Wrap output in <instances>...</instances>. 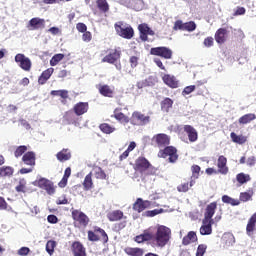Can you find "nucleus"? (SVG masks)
Returning a JSON list of instances; mask_svg holds the SVG:
<instances>
[{"mask_svg": "<svg viewBox=\"0 0 256 256\" xmlns=\"http://www.w3.org/2000/svg\"><path fill=\"white\" fill-rule=\"evenodd\" d=\"M171 239V228L164 226V225H158L156 228V233L152 234L153 243L156 245V247H165L167 243H169Z\"/></svg>", "mask_w": 256, "mask_h": 256, "instance_id": "obj_1", "label": "nucleus"}, {"mask_svg": "<svg viewBox=\"0 0 256 256\" xmlns=\"http://www.w3.org/2000/svg\"><path fill=\"white\" fill-rule=\"evenodd\" d=\"M115 31L119 37L123 39H133V35H135V31H133V27L129 24H125L123 22H117L114 24Z\"/></svg>", "mask_w": 256, "mask_h": 256, "instance_id": "obj_2", "label": "nucleus"}, {"mask_svg": "<svg viewBox=\"0 0 256 256\" xmlns=\"http://www.w3.org/2000/svg\"><path fill=\"white\" fill-rule=\"evenodd\" d=\"M150 53L157 57H163V59H171V57H173V50L163 46L151 48Z\"/></svg>", "mask_w": 256, "mask_h": 256, "instance_id": "obj_3", "label": "nucleus"}, {"mask_svg": "<svg viewBox=\"0 0 256 256\" xmlns=\"http://www.w3.org/2000/svg\"><path fill=\"white\" fill-rule=\"evenodd\" d=\"M15 62L19 63V67L23 71H31V59L27 58L25 54H17L15 56Z\"/></svg>", "mask_w": 256, "mask_h": 256, "instance_id": "obj_4", "label": "nucleus"}, {"mask_svg": "<svg viewBox=\"0 0 256 256\" xmlns=\"http://www.w3.org/2000/svg\"><path fill=\"white\" fill-rule=\"evenodd\" d=\"M121 4L134 11H141L143 9V0H121Z\"/></svg>", "mask_w": 256, "mask_h": 256, "instance_id": "obj_5", "label": "nucleus"}, {"mask_svg": "<svg viewBox=\"0 0 256 256\" xmlns=\"http://www.w3.org/2000/svg\"><path fill=\"white\" fill-rule=\"evenodd\" d=\"M72 218L74 219V221H78V223H80V225H83L84 227H87V225H89V217H87L85 213L79 210L72 211Z\"/></svg>", "mask_w": 256, "mask_h": 256, "instance_id": "obj_6", "label": "nucleus"}, {"mask_svg": "<svg viewBox=\"0 0 256 256\" xmlns=\"http://www.w3.org/2000/svg\"><path fill=\"white\" fill-rule=\"evenodd\" d=\"M163 157H169V162L170 163H175L177 159H179V156L177 155V148L173 146H167L164 148L163 151Z\"/></svg>", "mask_w": 256, "mask_h": 256, "instance_id": "obj_7", "label": "nucleus"}, {"mask_svg": "<svg viewBox=\"0 0 256 256\" xmlns=\"http://www.w3.org/2000/svg\"><path fill=\"white\" fill-rule=\"evenodd\" d=\"M215 211H217V202H212L208 204L205 209L203 220L215 222V220H213V215H215Z\"/></svg>", "mask_w": 256, "mask_h": 256, "instance_id": "obj_8", "label": "nucleus"}, {"mask_svg": "<svg viewBox=\"0 0 256 256\" xmlns=\"http://www.w3.org/2000/svg\"><path fill=\"white\" fill-rule=\"evenodd\" d=\"M39 187L44 189L48 193V195H55V186L53 182L49 181L48 179L42 178L39 180Z\"/></svg>", "mask_w": 256, "mask_h": 256, "instance_id": "obj_9", "label": "nucleus"}, {"mask_svg": "<svg viewBox=\"0 0 256 256\" xmlns=\"http://www.w3.org/2000/svg\"><path fill=\"white\" fill-rule=\"evenodd\" d=\"M138 31H140V39L142 41H147V35H155V32L147 24H140Z\"/></svg>", "mask_w": 256, "mask_h": 256, "instance_id": "obj_10", "label": "nucleus"}, {"mask_svg": "<svg viewBox=\"0 0 256 256\" xmlns=\"http://www.w3.org/2000/svg\"><path fill=\"white\" fill-rule=\"evenodd\" d=\"M162 81L165 83V85L171 87V89H177V87H179V81L173 75L165 74L162 77Z\"/></svg>", "mask_w": 256, "mask_h": 256, "instance_id": "obj_11", "label": "nucleus"}, {"mask_svg": "<svg viewBox=\"0 0 256 256\" xmlns=\"http://www.w3.org/2000/svg\"><path fill=\"white\" fill-rule=\"evenodd\" d=\"M121 58V54L117 50H113L102 59V63H110L111 65L117 63Z\"/></svg>", "mask_w": 256, "mask_h": 256, "instance_id": "obj_12", "label": "nucleus"}, {"mask_svg": "<svg viewBox=\"0 0 256 256\" xmlns=\"http://www.w3.org/2000/svg\"><path fill=\"white\" fill-rule=\"evenodd\" d=\"M154 141L157 143L160 149H163V147H167V145H169L171 139L167 136V134H157L154 136Z\"/></svg>", "mask_w": 256, "mask_h": 256, "instance_id": "obj_13", "label": "nucleus"}, {"mask_svg": "<svg viewBox=\"0 0 256 256\" xmlns=\"http://www.w3.org/2000/svg\"><path fill=\"white\" fill-rule=\"evenodd\" d=\"M184 131L185 133H187L190 143H195V141L199 139V134L197 133V130L193 126L185 125Z\"/></svg>", "mask_w": 256, "mask_h": 256, "instance_id": "obj_14", "label": "nucleus"}, {"mask_svg": "<svg viewBox=\"0 0 256 256\" xmlns=\"http://www.w3.org/2000/svg\"><path fill=\"white\" fill-rule=\"evenodd\" d=\"M215 222L209 220H202V226L200 227V235H211L213 233V224Z\"/></svg>", "mask_w": 256, "mask_h": 256, "instance_id": "obj_15", "label": "nucleus"}, {"mask_svg": "<svg viewBox=\"0 0 256 256\" xmlns=\"http://www.w3.org/2000/svg\"><path fill=\"white\" fill-rule=\"evenodd\" d=\"M74 113L78 116L81 117V115H85L87 111H89V103L87 102H79L76 105H74Z\"/></svg>", "mask_w": 256, "mask_h": 256, "instance_id": "obj_16", "label": "nucleus"}, {"mask_svg": "<svg viewBox=\"0 0 256 256\" xmlns=\"http://www.w3.org/2000/svg\"><path fill=\"white\" fill-rule=\"evenodd\" d=\"M147 207H151V202L149 200L143 201L141 198H138L133 205L134 211H138V213L145 211Z\"/></svg>", "mask_w": 256, "mask_h": 256, "instance_id": "obj_17", "label": "nucleus"}, {"mask_svg": "<svg viewBox=\"0 0 256 256\" xmlns=\"http://www.w3.org/2000/svg\"><path fill=\"white\" fill-rule=\"evenodd\" d=\"M28 27H31L30 31H35L37 29H41V27H45V19H42L39 17L32 18L29 21Z\"/></svg>", "mask_w": 256, "mask_h": 256, "instance_id": "obj_18", "label": "nucleus"}, {"mask_svg": "<svg viewBox=\"0 0 256 256\" xmlns=\"http://www.w3.org/2000/svg\"><path fill=\"white\" fill-rule=\"evenodd\" d=\"M151 163L145 157H139L136 160V169L138 171H147V169H151Z\"/></svg>", "mask_w": 256, "mask_h": 256, "instance_id": "obj_19", "label": "nucleus"}, {"mask_svg": "<svg viewBox=\"0 0 256 256\" xmlns=\"http://www.w3.org/2000/svg\"><path fill=\"white\" fill-rule=\"evenodd\" d=\"M217 167L219 169V173L222 175H227V173H229V168L227 167V158L225 156H219Z\"/></svg>", "mask_w": 256, "mask_h": 256, "instance_id": "obj_20", "label": "nucleus"}, {"mask_svg": "<svg viewBox=\"0 0 256 256\" xmlns=\"http://www.w3.org/2000/svg\"><path fill=\"white\" fill-rule=\"evenodd\" d=\"M53 71H55V69L48 68L47 70L42 72L41 76L38 79V83L40 85H45V83H47V81H49V79H51V76L53 75Z\"/></svg>", "mask_w": 256, "mask_h": 256, "instance_id": "obj_21", "label": "nucleus"}, {"mask_svg": "<svg viewBox=\"0 0 256 256\" xmlns=\"http://www.w3.org/2000/svg\"><path fill=\"white\" fill-rule=\"evenodd\" d=\"M72 249L74 256H87L85 253V248L83 247V244L81 242H74L72 244Z\"/></svg>", "mask_w": 256, "mask_h": 256, "instance_id": "obj_22", "label": "nucleus"}, {"mask_svg": "<svg viewBox=\"0 0 256 256\" xmlns=\"http://www.w3.org/2000/svg\"><path fill=\"white\" fill-rule=\"evenodd\" d=\"M132 117L133 119H137L140 125H147L151 121L149 116H145V114H142L141 112H134Z\"/></svg>", "mask_w": 256, "mask_h": 256, "instance_id": "obj_23", "label": "nucleus"}, {"mask_svg": "<svg viewBox=\"0 0 256 256\" xmlns=\"http://www.w3.org/2000/svg\"><path fill=\"white\" fill-rule=\"evenodd\" d=\"M191 243H197V233H195V231L188 232V234L182 239L183 245H190Z\"/></svg>", "mask_w": 256, "mask_h": 256, "instance_id": "obj_24", "label": "nucleus"}, {"mask_svg": "<svg viewBox=\"0 0 256 256\" xmlns=\"http://www.w3.org/2000/svg\"><path fill=\"white\" fill-rule=\"evenodd\" d=\"M84 191H91L93 188V173H89L85 176L84 181L82 183Z\"/></svg>", "mask_w": 256, "mask_h": 256, "instance_id": "obj_25", "label": "nucleus"}, {"mask_svg": "<svg viewBox=\"0 0 256 256\" xmlns=\"http://www.w3.org/2000/svg\"><path fill=\"white\" fill-rule=\"evenodd\" d=\"M225 37H227V29L225 28H220L216 31L215 33V40L218 42L220 45L225 43Z\"/></svg>", "mask_w": 256, "mask_h": 256, "instance_id": "obj_26", "label": "nucleus"}, {"mask_svg": "<svg viewBox=\"0 0 256 256\" xmlns=\"http://www.w3.org/2000/svg\"><path fill=\"white\" fill-rule=\"evenodd\" d=\"M22 161L25 163V165H30L33 167V165H35V154L33 152H27L22 157Z\"/></svg>", "mask_w": 256, "mask_h": 256, "instance_id": "obj_27", "label": "nucleus"}, {"mask_svg": "<svg viewBox=\"0 0 256 256\" xmlns=\"http://www.w3.org/2000/svg\"><path fill=\"white\" fill-rule=\"evenodd\" d=\"M56 157L58 161H61V162L69 161V159H71V151H69V149H63L62 151L56 154Z\"/></svg>", "mask_w": 256, "mask_h": 256, "instance_id": "obj_28", "label": "nucleus"}, {"mask_svg": "<svg viewBox=\"0 0 256 256\" xmlns=\"http://www.w3.org/2000/svg\"><path fill=\"white\" fill-rule=\"evenodd\" d=\"M151 239H153V233H151L150 231L144 232L143 234L135 237L136 243H143L145 241H151Z\"/></svg>", "mask_w": 256, "mask_h": 256, "instance_id": "obj_29", "label": "nucleus"}, {"mask_svg": "<svg viewBox=\"0 0 256 256\" xmlns=\"http://www.w3.org/2000/svg\"><path fill=\"white\" fill-rule=\"evenodd\" d=\"M255 225H256V212L250 217L248 224L246 226V231L248 235H251V233L255 231Z\"/></svg>", "mask_w": 256, "mask_h": 256, "instance_id": "obj_30", "label": "nucleus"}, {"mask_svg": "<svg viewBox=\"0 0 256 256\" xmlns=\"http://www.w3.org/2000/svg\"><path fill=\"white\" fill-rule=\"evenodd\" d=\"M230 137L233 143H237L238 145H243L244 143H247V137L243 135H237L235 132H231Z\"/></svg>", "mask_w": 256, "mask_h": 256, "instance_id": "obj_31", "label": "nucleus"}, {"mask_svg": "<svg viewBox=\"0 0 256 256\" xmlns=\"http://www.w3.org/2000/svg\"><path fill=\"white\" fill-rule=\"evenodd\" d=\"M109 221H121V219H123V211L121 210H116V211H113V212H110L108 215H107Z\"/></svg>", "mask_w": 256, "mask_h": 256, "instance_id": "obj_32", "label": "nucleus"}, {"mask_svg": "<svg viewBox=\"0 0 256 256\" xmlns=\"http://www.w3.org/2000/svg\"><path fill=\"white\" fill-rule=\"evenodd\" d=\"M256 116L253 113L246 114L239 118L238 123L240 125H247V123H251V121H255Z\"/></svg>", "mask_w": 256, "mask_h": 256, "instance_id": "obj_33", "label": "nucleus"}, {"mask_svg": "<svg viewBox=\"0 0 256 256\" xmlns=\"http://www.w3.org/2000/svg\"><path fill=\"white\" fill-rule=\"evenodd\" d=\"M99 129L100 131H102V133H105L106 135H111V133H115V131H117L114 126H111L107 123L100 124Z\"/></svg>", "mask_w": 256, "mask_h": 256, "instance_id": "obj_34", "label": "nucleus"}, {"mask_svg": "<svg viewBox=\"0 0 256 256\" xmlns=\"http://www.w3.org/2000/svg\"><path fill=\"white\" fill-rule=\"evenodd\" d=\"M125 253L130 256H143L145 252L141 248H126Z\"/></svg>", "mask_w": 256, "mask_h": 256, "instance_id": "obj_35", "label": "nucleus"}, {"mask_svg": "<svg viewBox=\"0 0 256 256\" xmlns=\"http://www.w3.org/2000/svg\"><path fill=\"white\" fill-rule=\"evenodd\" d=\"M173 107V100L171 98H165L161 102V109L162 111H165L166 113H169V109Z\"/></svg>", "mask_w": 256, "mask_h": 256, "instance_id": "obj_36", "label": "nucleus"}, {"mask_svg": "<svg viewBox=\"0 0 256 256\" xmlns=\"http://www.w3.org/2000/svg\"><path fill=\"white\" fill-rule=\"evenodd\" d=\"M99 93H101L104 97H113V90L109 85H102L99 87Z\"/></svg>", "mask_w": 256, "mask_h": 256, "instance_id": "obj_37", "label": "nucleus"}, {"mask_svg": "<svg viewBox=\"0 0 256 256\" xmlns=\"http://www.w3.org/2000/svg\"><path fill=\"white\" fill-rule=\"evenodd\" d=\"M96 5L102 13H107L109 11V3H107V0H97Z\"/></svg>", "mask_w": 256, "mask_h": 256, "instance_id": "obj_38", "label": "nucleus"}, {"mask_svg": "<svg viewBox=\"0 0 256 256\" xmlns=\"http://www.w3.org/2000/svg\"><path fill=\"white\" fill-rule=\"evenodd\" d=\"M222 201L224 203H226L227 205H232L233 207L237 206V205H240V201L235 199V198H231L230 196L228 195H223L222 196Z\"/></svg>", "mask_w": 256, "mask_h": 256, "instance_id": "obj_39", "label": "nucleus"}, {"mask_svg": "<svg viewBox=\"0 0 256 256\" xmlns=\"http://www.w3.org/2000/svg\"><path fill=\"white\" fill-rule=\"evenodd\" d=\"M236 181H238L240 185H244V183L251 181V176L249 174L239 173L236 176Z\"/></svg>", "mask_w": 256, "mask_h": 256, "instance_id": "obj_40", "label": "nucleus"}, {"mask_svg": "<svg viewBox=\"0 0 256 256\" xmlns=\"http://www.w3.org/2000/svg\"><path fill=\"white\" fill-rule=\"evenodd\" d=\"M117 121H120V123H129V117L125 116V114L121 112H117V110L114 111V115H112Z\"/></svg>", "mask_w": 256, "mask_h": 256, "instance_id": "obj_41", "label": "nucleus"}, {"mask_svg": "<svg viewBox=\"0 0 256 256\" xmlns=\"http://www.w3.org/2000/svg\"><path fill=\"white\" fill-rule=\"evenodd\" d=\"M0 173L2 177H12L13 176V168L10 166H3L0 168Z\"/></svg>", "mask_w": 256, "mask_h": 256, "instance_id": "obj_42", "label": "nucleus"}, {"mask_svg": "<svg viewBox=\"0 0 256 256\" xmlns=\"http://www.w3.org/2000/svg\"><path fill=\"white\" fill-rule=\"evenodd\" d=\"M51 95L67 99V97H69V92L67 90H52Z\"/></svg>", "mask_w": 256, "mask_h": 256, "instance_id": "obj_43", "label": "nucleus"}, {"mask_svg": "<svg viewBox=\"0 0 256 256\" xmlns=\"http://www.w3.org/2000/svg\"><path fill=\"white\" fill-rule=\"evenodd\" d=\"M69 177H71V168L70 167L65 169L62 181L59 183L60 187H65V185H67V180L69 179Z\"/></svg>", "mask_w": 256, "mask_h": 256, "instance_id": "obj_44", "label": "nucleus"}, {"mask_svg": "<svg viewBox=\"0 0 256 256\" xmlns=\"http://www.w3.org/2000/svg\"><path fill=\"white\" fill-rule=\"evenodd\" d=\"M161 213H165V210L163 208L148 210L144 213V215L146 217H155L156 215H161Z\"/></svg>", "mask_w": 256, "mask_h": 256, "instance_id": "obj_45", "label": "nucleus"}, {"mask_svg": "<svg viewBox=\"0 0 256 256\" xmlns=\"http://www.w3.org/2000/svg\"><path fill=\"white\" fill-rule=\"evenodd\" d=\"M93 171L96 179H105V177H107V175L105 174V171H103L101 167H95Z\"/></svg>", "mask_w": 256, "mask_h": 256, "instance_id": "obj_46", "label": "nucleus"}, {"mask_svg": "<svg viewBox=\"0 0 256 256\" xmlns=\"http://www.w3.org/2000/svg\"><path fill=\"white\" fill-rule=\"evenodd\" d=\"M56 245H57V243L53 240H49L46 243V251L49 255H53V252L55 251Z\"/></svg>", "mask_w": 256, "mask_h": 256, "instance_id": "obj_47", "label": "nucleus"}, {"mask_svg": "<svg viewBox=\"0 0 256 256\" xmlns=\"http://www.w3.org/2000/svg\"><path fill=\"white\" fill-rule=\"evenodd\" d=\"M197 29V24L195 22L190 21L184 23V31H189L190 33Z\"/></svg>", "mask_w": 256, "mask_h": 256, "instance_id": "obj_48", "label": "nucleus"}, {"mask_svg": "<svg viewBox=\"0 0 256 256\" xmlns=\"http://www.w3.org/2000/svg\"><path fill=\"white\" fill-rule=\"evenodd\" d=\"M173 31H185V23L182 20H177L174 23Z\"/></svg>", "mask_w": 256, "mask_h": 256, "instance_id": "obj_49", "label": "nucleus"}, {"mask_svg": "<svg viewBox=\"0 0 256 256\" xmlns=\"http://www.w3.org/2000/svg\"><path fill=\"white\" fill-rule=\"evenodd\" d=\"M27 185V181L25 179H21L19 181V185L16 186L17 193H25V186Z\"/></svg>", "mask_w": 256, "mask_h": 256, "instance_id": "obj_50", "label": "nucleus"}, {"mask_svg": "<svg viewBox=\"0 0 256 256\" xmlns=\"http://www.w3.org/2000/svg\"><path fill=\"white\" fill-rule=\"evenodd\" d=\"M207 252V245L200 244L197 247L196 256H203Z\"/></svg>", "mask_w": 256, "mask_h": 256, "instance_id": "obj_51", "label": "nucleus"}, {"mask_svg": "<svg viewBox=\"0 0 256 256\" xmlns=\"http://www.w3.org/2000/svg\"><path fill=\"white\" fill-rule=\"evenodd\" d=\"M95 232L100 233L104 243H107V241H109V236H107V232H105V230H103L101 228H96Z\"/></svg>", "mask_w": 256, "mask_h": 256, "instance_id": "obj_52", "label": "nucleus"}, {"mask_svg": "<svg viewBox=\"0 0 256 256\" xmlns=\"http://www.w3.org/2000/svg\"><path fill=\"white\" fill-rule=\"evenodd\" d=\"M196 86L195 85H190V86H186L184 88V90L182 91V95H191V93H193V91H195Z\"/></svg>", "mask_w": 256, "mask_h": 256, "instance_id": "obj_53", "label": "nucleus"}, {"mask_svg": "<svg viewBox=\"0 0 256 256\" xmlns=\"http://www.w3.org/2000/svg\"><path fill=\"white\" fill-rule=\"evenodd\" d=\"M252 195L249 192H242L240 194V201H243V203H247V201H251Z\"/></svg>", "mask_w": 256, "mask_h": 256, "instance_id": "obj_54", "label": "nucleus"}, {"mask_svg": "<svg viewBox=\"0 0 256 256\" xmlns=\"http://www.w3.org/2000/svg\"><path fill=\"white\" fill-rule=\"evenodd\" d=\"M25 151H27V146L23 145V146H19L16 151L14 152L15 157H21V155H23V153H25Z\"/></svg>", "mask_w": 256, "mask_h": 256, "instance_id": "obj_55", "label": "nucleus"}, {"mask_svg": "<svg viewBox=\"0 0 256 256\" xmlns=\"http://www.w3.org/2000/svg\"><path fill=\"white\" fill-rule=\"evenodd\" d=\"M177 190L179 191V193H187L189 191V183L180 184L177 187Z\"/></svg>", "mask_w": 256, "mask_h": 256, "instance_id": "obj_56", "label": "nucleus"}, {"mask_svg": "<svg viewBox=\"0 0 256 256\" xmlns=\"http://www.w3.org/2000/svg\"><path fill=\"white\" fill-rule=\"evenodd\" d=\"M47 221L48 223H51L52 225H55L59 223V218H57L55 215L50 214L47 216Z\"/></svg>", "mask_w": 256, "mask_h": 256, "instance_id": "obj_57", "label": "nucleus"}, {"mask_svg": "<svg viewBox=\"0 0 256 256\" xmlns=\"http://www.w3.org/2000/svg\"><path fill=\"white\" fill-rule=\"evenodd\" d=\"M76 29L79 33H85L87 31V25H85V23H78Z\"/></svg>", "mask_w": 256, "mask_h": 256, "instance_id": "obj_58", "label": "nucleus"}, {"mask_svg": "<svg viewBox=\"0 0 256 256\" xmlns=\"http://www.w3.org/2000/svg\"><path fill=\"white\" fill-rule=\"evenodd\" d=\"M200 171H201V167H199V165L192 166L193 177H195L196 179H197V177H199Z\"/></svg>", "mask_w": 256, "mask_h": 256, "instance_id": "obj_59", "label": "nucleus"}, {"mask_svg": "<svg viewBox=\"0 0 256 256\" xmlns=\"http://www.w3.org/2000/svg\"><path fill=\"white\" fill-rule=\"evenodd\" d=\"M88 239L89 241H99V236L93 231H88Z\"/></svg>", "mask_w": 256, "mask_h": 256, "instance_id": "obj_60", "label": "nucleus"}, {"mask_svg": "<svg viewBox=\"0 0 256 256\" xmlns=\"http://www.w3.org/2000/svg\"><path fill=\"white\" fill-rule=\"evenodd\" d=\"M29 247H22L18 250V255L20 256H26V255H29Z\"/></svg>", "mask_w": 256, "mask_h": 256, "instance_id": "obj_61", "label": "nucleus"}, {"mask_svg": "<svg viewBox=\"0 0 256 256\" xmlns=\"http://www.w3.org/2000/svg\"><path fill=\"white\" fill-rule=\"evenodd\" d=\"M248 167H255L256 158L255 156H250L246 161Z\"/></svg>", "mask_w": 256, "mask_h": 256, "instance_id": "obj_62", "label": "nucleus"}, {"mask_svg": "<svg viewBox=\"0 0 256 256\" xmlns=\"http://www.w3.org/2000/svg\"><path fill=\"white\" fill-rule=\"evenodd\" d=\"M84 34L82 35V40L85 41L86 43H89L91 41V32H83Z\"/></svg>", "mask_w": 256, "mask_h": 256, "instance_id": "obj_63", "label": "nucleus"}, {"mask_svg": "<svg viewBox=\"0 0 256 256\" xmlns=\"http://www.w3.org/2000/svg\"><path fill=\"white\" fill-rule=\"evenodd\" d=\"M204 45L206 47H213V37H207L204 40Z\"/></svg>", "mask_w": 256, "mask_h": 256, "instance_id": "obj_64", "label": "nucleus"}]
</instances>
